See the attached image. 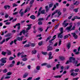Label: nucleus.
<instances>
[{"label":"nucleus","instance_id":"680f3d73","mask_svg":"<svg viewBox=\"0 0 80 80\" xmlns=\"http://www.w3.org/2000/svg\"><path fill=\"white\" fill-rule=\"evenodd\" d=\"M2 55H5V54H6V52H2Z\"/></svg>","mask_w":80,"mask_h":80},{"label":"nucleus","instance_id":"79ce46f5","mask_svg":"<svg viewBox=\"0 0 80 80\" xmlns=\"http://www.w3.org/2000/svg\"><path fill=\"white\" fill-rule=\"evenodd\" d=\"M13 59H14V58L12 57H10L9 58V60H13Z\"/></svg>","mask_w":80,"mask_h":80},{"label":"nucleus","instance_id":"c756f323","mask_svg":"<svg viewBox=\"0 0 80 80\" xmlns=\"http://www.w3.org/2000/svg\"><path fill=\"white\" fill-rule=\"evenodd\" d=\"M42 55H47V52H42Z\"/></svg>","mask_w":80,"mask_h":80},{"label":"nucleus","instance_id":"3c124183","mask_svg":"<svg viewBox=\"0 0 80 80\" xmlns=\"http://www.w3.org/2000/svg\"><path fill=\"white\" fill-rule=\"evenodd\" d=\"M61 43H62V41L59 40V44H58L59 46H60V45H61Z\"/></svg>","mask_w":80,"mask_h":80},{"label":"nucleus","instance_id":"6e6552de","mask_svg":"<svg viewBox=\"0 0 80 80\" xmlns=\"http://www.w3.org/2000/svg\"><path fill=\"white\" fill-rule=\"evenodd\" d=\"M24 37L23 36H22L21 37H18L17 38V39L18 40V41H22V39Z\"/></svg>","mask_w":80,"mask_h":80},{"label":"nucleus","instance_id":"37998d69","mask_svg":"<svg viewBox=\"0 0 80 80\" xmlns=\"http://www.w3.org/2000/svg\"><path fill=\"white\" fill-rule=\"evenodd\" d=\"M78 79H79V78L78 77L77 78H73L72 79V80H78Z\"/></svg>","mask_w":80,"mask_h":80},{"label":"nucleus","instance_id":"2eb2a0df","mask_svg":"<svg viewBox=\"0 0 80 80\" xmlns=\"http://www.w3.org/2000/svg\"><path fill=\"white\" fill-rule=\"evenodd\" d=\"M24 54V52H22L21 53L19 52L18 54V56L20 57V55H23Z\"/></svg>","mask_w":80,"mask_h":80},{"label":"nucleus","instance_id":"72a5a7b5","mask_svg":"<svg viewBox=\"0 0 80 80\" xmlns=\"http://www.w3.org/2000/svg\"><path fill=\"white\" fill-rule=\"evenodd\" d=\"M36 69L38 70H40V67L39 66H38L36 67Z\"/></svg>","mask_w":80,"mask_h":80},{"label":"nucleus","instance_id":"5fc2aeb1","mask_svg":"<svg viewBox=\"0 0 80 80\" xmlns=\"http://www.w3.org/2000/svg\"><path fill=\"white\" fill-rule=\"evenodd\" d=\"M28 68L29 69V70H30V69H31V66L30 65L28 66Z\"/></svg>","mask_w":80,"mask_h":80},{"label":"nucleus","instance_id":"0e129e2a","mask_svg":"<svg viewBox=\"0 0 80 80\" xmlns=\"http://www.w3.org/2000/svg\"><path fill=\"white\" fill-rule=\"evenodd\" d=\"M18 13V12H15L13 13V15H17V14Z\"/></svg>","mask_w":80,"mask_h":80},{"label":"nucleus","instance_id":"f03ea898","mask_svg":"<svg viewBox=\"0 0 80 80\" xmlns=\"http://www.w3.org/2000/svg\"><path fill=\"white\" fill-rule=\"evenodd\" d=\"M58 12V14L60 16V15H61V14H62V12H60V10H56L55 12H54L53 13H52V16H53V15H54L56 13H57Z\"/></svg>","mask_w":80,"mask_h":80},{"label":"nucleus","instance_id":"7ed1b4c3","mask_svg":"<svg viewBox=\"0 0 80 80\" xmlns=\"http://www.w3.org/2000/svg\"><path fill=\"white\" fill-rule=\"evenodd\" d=\"M75 58L73 57H70L69 58V63H75Z\"/></svg>","mask_w":80,"mask_h":80},{"label":"nucleus","instance_id":"f704fd0d","mask_svg":"<svg viewBox=\"0 0 80 80\" xmlns=\"http://www.w3.org/2000/svg\"><path fill=\"white\" fill-rule=\"evenodd\" d=\"M30 47V45L26 44L24 46V47Z\"/></svg>","mask_w":80,"mask_h":80},{"label":"nucleus","instance_id":"ddd939ff","mask_svg":"<svg viewBox=\"0 0 80 80\" xmlns=\"http://www.w3.org/2000/svg\"><path fill=\"white\" fill-rule=\"evenodd\" d=\"M30 18L32 19L33 20H35V16L34 15H32L30 17Z\"/></svg>","mask_w":80,"mask_h":80},{"label":"nucleus","instance_id":"cd10ccee","mask_svg":"<svg viewBox=\"0 0 80 80\" xmlns=\"http://www.w3.org/2000/svg\"><path fill=\"white\" fill-rule=\"evenodd\" d=\"M42 44H43V42L42 41L40 42H39L38 45L39 46H41V45H42Z\"/></svg>","mask_w":80,"mask_h":80},{"label":"nucleus","instance_id":"774afa93","mask_svg":"<svg viewBox=\"0 0 80 80\" xmlns=\"http://www.w3.org/2000/svg\"><path fill=\"white\" fill-rule=\"evenodd\" d=\"M40 78L39 77V78H36V79H35L34 80H40Z\"/></svg>","mask_w":80,"mask_h":80},{"label":"nucleus","instance_id":"1a4fd4ad","mask_svg":"<svg viewBox=\"0 0 80 80\" xmlns=\"http://www.w3.org/2000/svg\"><path fill=\"white\" fill-rule=\"evenodd\" d=\"M78 75V73H74V72H72L71 74V75L72 76H73V77H75L76 76H77Z\"/></svg>","mask_w":80,"mask_h":80},{"label":"nucleus","instance_id":"ea45409f","mask_svg":"<svg viewBox=\"0 0 80 80\" xmlns=\"http://www.w3.org/2000/svg\"><path fill=\"white\" fill-rule=\"evenodd\" d=\"M79 70H80V69L78 68H77L75 70V71L76 72H78Z\"/></svg>","mask_w":80,"mask_h":80},{"label":"nucleus","instance_id":"a211bd4d","mask_svg":"<svg viewBox=\"0 0 80 80\" xmlns=\"http://www.w3.org/2000/svg\"><path fill=\"white\" fill-rule=\"evenodd\" d=\"M59 58L60 60H65V58L63 56L60 57Z\"/></svg>","mask_w":80,"mask_h":80},{"label":"nucleus","instance_id":"aec40b11","mask_svg":"<svg viewBox=\"0 0 80 80\" xmlns=\"http://www.w3.org/2000/svg\"><path fill=\"white\" fill-rule=\"evenodd\" d=\"M73 11L75 12V13L78 12V8H76L74 9Z\"/></svg>","mask_w":80,"mask_h":80},{"label":"nucleus","instance_id":"bf43d9fd","mask_svg":"<svg viewBox=\"0 0 80 80\" xmlns=\"http://www.w3.org/2000/svg\"><path fill=\"white\" fill-rule=\"evenodd\" d=\"M31 46H32V47H35V44L32 43L31 44Z\"/></svg>","mask_w":80,"mask_h":80},{"label":"nucleus","instance_id":"2f4dec72","mask_svg":"<svg viewBox=\"0 0 80 80\" xmlns=\"http://www.w3.org/2000/svg\"><path fill=\"white\" fill-rule=\"evenodd\" d=\"M68 38V36L66 35L64 37V39H67V38Z\"/></svg>","mask_w":80,"mask_h":80},{"label":"nucleus","instance_id":"4be33fe9","mask_svg":"<svg viewBox=\"0 0 80 80\" xmlns=\"http://www.w3.org/2000/svg\"><path fill=\"white\" fill-rule=\"evenodd\" d=\"M4 8H5V9H7V8H10V6L8 5H7L6 6H5L4 7Z\"/></svg>","mask_w":80,"mask_h":80},{"label":"nucleus","instance_id":"4c0bfd02","mask_svg":"<svg viewBox=\"0 0 80 80\" xmlns=\"http://www.w3.org/2000/svg\"><path fill=\"white\" fill-rule=\"evenodd\" d=\"M38 24L39 25H42V22H41V21H39L38 23Z\"/></svg>","mask_w":80,"mask_h":80},{"label":"nucleus","instance_id":"603ef678","mask_svg":"<svg viewBox=\"0 0 80 80\" xmlns=\"http://www.w3.org/2000/svg\"><path fill=\"white\" fill-rule=\"evenodd\" d=\"M75 26H73L72 28L71 29V30H75Z\"/></svg>","mask_w":80,"mask_h":80},{"label":"nucleus","instance_id":"e433bc0d","mask_svg":"<svg viewBox=\"0 0 80 80\" xmlns=\"http://www.w3.org/2000/svg\"><path fill=\"white\" fill-rule=\"evenodd\" d=\"M59 66H60V64H57V65H56V68H57V69H58V68H59Z\"/></svg>","mask_w":80,"mask_h":80},{"label":"nucleus","instance_id":"7c9ffc66","mask_svg":"<svg viewBox=\"0 0 80 80\" xmlns=\"http://www.w3.org/2000/svg\"><path fill=\"white\" fill-rule=\"evenodd\" d=\"M5 40L3 39V40L2 42H0V44H3V43H4V42H5Z\"/></svg>","mask_w":80,"mask_h":80},{"label":"nucleus","instance_id":"39448f33","mask_svg":"<svg viewBox=\"0 0 80 80\" xmlns=\"http://www.w3.org/2000/svg\"><path fill=\"white\" fill-rule=\"evenodd\" d=\"M72 27V25H71L69 27H67L66 30H67L68 32H71L72 31L71 28Z\"/></svg>","mask_w":80,"mask_h":80},{"label":"nucleus","instance_id":"c9c22d12","mask_svg":"<svg viewBox=\"0 0 80 80\" xmlns=\"http://www.w3.org/2000/svg\"><path fill=\"white\" fill-rule=\"evenodd\" d=\"M8 55H11V51H8Z\"/></svg>","mask_w":80,"mask_h":80},{"label":"nucleus","instance_id":"f8f14e48","mask_svg":"<svg viewBox=\"0 0 80 80\" xmlns=\"http://www.w3.org/2000/svg\"><path fill=\"white\" fill-rule=\"evenodd\" d=\"M62 33H60L58 35V38H63V36H62Z\"/></svg>","mask_w":80,"mask_h":80},{"label":"nucleus","instance_id":"13d9d810","mask_svg":"<svg viewBox=\"0 0 80 80\" xmlns=\"http://www.w3.org/2000/svg\"><path fill=\"white\" fill-rule=\"evenodd\" d=\"M13 7H17V6H18V5L16 4L15 3H14L13 4Z\"/></svg>","mask_w":80,"mask_h":80},{"label":"nucleus","instance_id":"de8ad7c7","mask_svg":"<svg viewBox=\"0 0 80 80\" xmlns=\"http://www.w3.org/2000/svg\"><path fill=\"white\" fill-rule=\"evenodd\" d=\"M27 60V58H23L22 59L23 61H26V60Z\"/></svg>","mask_w":80,"mask_h":80},{"label":"nucleus","instance_id":"c03bdc74","mask_svg":"<svg viewBox=\"0 0 80 80\" xmlns=\"http://www.w3.org/2000/svg\"><path fill=\"white\" fill-rule=\"evenodd\" d=\"M11 77L10 76H7L5 77V79H8V78H10Z\"/></svg>","mask_w":80,"mask_h":80},{"label":"nucleus","instance_id":"4d7b16f0","mask_svg":"<svg viewBox=\"0 0 80 80\" xmlns=\"http://www.w3.org/2000/svg\"><path fill=\"white\" fill-rule=\"evenodd\" d=\"M34 1V0H32L30 2V4H32V3H33Z\"/></svg>","mask_w":80,"mask_h":80},{"label":"nucleus","instance_id":"052dcab7","mask_svg":"<svg viewBox=\"0 0 80 80\" xmlns=\"http://www.w3.org/2000/svg\"><path fill=\"white\" fill-rule=\"evenodd\" d=\"M40 12L38 11V13L37 17H39V16H40Z\"/></svg>","mask_w":80,"mask_h":80},{"label":"nucleus","instance_id":"f3484780","mask_svg":"<svg viewBox=\"0 0 80 80\" xmlns=\"http://www.w3.org/2000/svg\"><path fill=\"white\" fill-rule=\"evenodd\" d=\"M62 75H58L57 76H54V78H61L62 77Z\"/></svg>","mask_w":80,"mask_h":80},{"label":"nucleus","instance_id":"5701e85b","mask_svg":"<svg viewBox=\"0 0 80 80\" xmlns=\"http://www.w3.org/2000/svg\"><path fill=\"white\" fill-rule=\"evenodd\" d=\"M74 18H75V19H80V17L75 16L74 17Z\"/></svg>","mask_w":80,"mask_h":80},{"label":"nucleus","instance_id":"e2e57ef3","mask_svg":"<svg viewBox=\"0 0 80 80\" xmlns=\"http://www.w3.org/2000/svg\"><path fill=\"white\" fill-rule=\"evenodd\" d=\"M47 67H48V68H51V66L50 65H47Z\"/></svg>","mask_w":80,"mask_h":80},{"label":"nucleus","instance_id":"393cba45","mask_svg":"<svg viewBox=\"0 0 80 80\" xmlns=\"http://www.w3.org/2000/svg\"><path fill=\"white\" fill-rule=\"evenodd\" d=\"M12 74V72H9L7 73V75L8 76L11 75Z\"/></svg>","mask_w":80,"mask_h":80},{"label":"nucleus","instance_id":"423d86ee","mask_svg":"<svg viewBox=\"0 0 80 80\" xmlns=\"http://www.w3.org/2000/svg\"><path fill=\"white\" fill-rule=\"evenodd\" d=\"M66 22H67V20L64 21L63 23H62V25L64 27H66L68 25V23H66Z\"/></svg>","mask_w":80,"mask_h":80},{"label":"nucleus","instance_id":"8fccbe9b","mask_svg":"<svg viewBox=\"0 0 80 80\" xmlns=\"http://www.w3.org/2000/svg\"><path fill=\"white\" fill-rule=\"evenodd\" d=\"M47 63H43V64H41V65H42V66H45L47 65Z\"/></svg>","mask_w":80,"mask_h":80},{"label":"nucleus","instance_id":"6e6d98bb","mask_svg":"<svg viewBox=\"0 0 80 80\" xmlns=\"http://www.w3.org/2000/svg\"><path fill=\"white\" fill-rule=\"evenodd\" d=\"M70 7L72 8H73L75 7V6L73 4H71Z\"/></svg>","mask_w":80,"mask_h":80},{"label":"nucleus","instance_id":"a18cd8bd","mask_svg":"<svg viewBox=\"0 0 80 80\" xmlns=\"http://www.w3.org/2000/svg\"><path fill=\"white\" fill-rule=\"evenodd\" d=\"M56 36H57V35H54L53 36V38L52 39V40H54V39H55V38H56Z\"/></svg>","mask_w":80,"mask_h":80},{"label":"nucleus","instance_id":"f257e3e1","mask_svg":"<svg viewBox=\"0 0 80 80\" xmlns=\"http://www.w3.org/2000/svg\"><path fill=\"white\" fill-rule=\"evenodd\" d=\"M27 26L28 27L27 28L26 31L24 29L22 31H21V32H22V33H23L24 34H25V32H28V30H30V29L31 28V26H32V24L28 25H27Z\"/></svg>","mask_w":80,"mask_h":80},{"label":"nucleus","instance_id":"4468645a","mask_svg":"<svg viewBox=\"0 0 80 80\" xmlns=\"http://www.w3.org/2000/svg\"><path fill=\"white\" fill-rule=\"evenodd\" d=\"M30 10V8H27L26 9H25V10L24 11V13H26L28 11H29Z\"/></svg>","mask_w":80,"mask_h":80},{"label":"nucleus","instance_id":"338daca9","mask_svg":"<svg viewBox=\"0 0 80 80\" xmlns=\"http://www.w3.org/2000/svg\"><path fill=\"white\" fill-rule=\"evenodd\" d=\"M32 79V77H29V78H28L27 79V80H32L31 79Z\"/></svg>","mask_w":80,"mask_h":80},{"label":"nucleus","instance_id":"bb28decb","mask_svg":"<svg viewBox=\"0 0 80 80\" xmlns=\"http://www.w3.org/2000/svg\"><path fill=\"white\" fill-rule=\"evenodd\" d=\"M37 53V50H34L32 51V53H33V54H35Z\"/></svg>","mask_w":80,"mask_h":80},{"label":"nucleus","instance_id":"20e7f679","mask_svg":"<svg viewBox=\"0 0 80 80\" xmlns=\"http://www.w3.org/2000/svg\"><path fill=\"white\" fill-rule=\"evenodd\" d=\"M6 60H7V58H2L0 60V62H2L3 63H5L7 62V61H6Z\"/></svg>","mask_w":80,"mask_h":80},{"label":"nucleus","instance_id":"69168bd1","mask_svg":"<svg viewBox=\"0 0 80 80\" xmlns=\"http://www.w3.org/2000/svg\"><path fill=\"white\" fill-rule=\"evenodd\" d=\"M5 18H7L8 17V15L7 14H6L5 16Z\"/></svg>","mask_w":80,"mask_h":80},{"label":"nucleus","instance_id":"58836bf2","mask_svg":"<svg viewBox=\"0 0 80 80\" xmlns=\"http://www.w3.org/2000/svg\"><path fill=\"white\" fill-rule=\"evenodd\" d=\"M51 38V37L50 36L48 38H47L46 40V42H47V41H48L50 39V38Z\"/></svg>","mask_w":80,"mask_h":80},{"label":"nucleus","instance_id":"dca6fc26","mask_svg":"<svg viewBox=\"0 0 80 80\" xmlns=\"http://www.w3.org/2000/svg\"><path fill=\"white\" fill-rule=\"evenodd\" d=\"M28 75V73H25L23 75V78H26Z\"/></svg>","mask_w":80,"mask_h":80},{"label":"nucleus","instance_id":"0eeeda50","mask_svg":"<svg viewBox=\"0 0 80 80\" xmlns=\"http://www.w3.org/2000/svg\"><path fill=\"white\" fill-rule=\"evenodd\" d=\"M71 34L73 35L75 39H78V36L75 33H71Z\"/></svg>","mask_w":80,"mask_h":80},{"label":"nucleus","instance_id":"9d476101","mask_svg":"<svg viewBox=\"0 0 80 80\" xmlns=\"http://www.w3.org/2000/svg\"><path fill=\"white\" fill-rule=\"evenodd\" d=\"M53 50V48L52 47H51L50 46H48V51H50V50Z\"/></svg>","mask_w":80,"mask_h":80},{"label":"nucleus","instance_id":"a878e982","mask_svg":"<svg viewBox=\"0 0 80 80\" xmlns=\"http://www.w3.org/2000/svg\"><path fill=\"white\" fill-rule=\"evenodd\" d=\"M53 3L50 4L49 5V8H52V7H53Z\"/></svg>","mask_w":80,"mask_h":80},{"label":"nucleus","instance_id":"49530a36","mask_svg":"<svg viewBox=\"0 0 80 80\" xmlns=\"http://www.w3.org/2000/svg\"><path fill=\"white\" fill-rule=\"evenodd\" d=\"M41 13L42 14H44L45 13V10H42L41 12Z\"/></svg>","mask_w":80,"mask_h":80},{"label":"nucleus","instance_id":"a19ab883","mask_svg":"<svg viewBox=\"0 0 80 80\" xmlns=\"http://www.w3.org/2000/svg\"><path fill=\"white\" fill-rule=\"evenodd\" d=\"M19 13L21 14L20 15L21 17H23V14H24V13L23 12H22L21 13Z\"/></svg>","mask_w":80,"mask_h":80},{"label":"nucleus","instance_id":"412c9836","mask_svg":"<svg viewBox=\"0 0 80 80\" xmlns=\"http://www.w3.org/2000/svg\"><path fill=\"white\" fill-rule=\"evenodd\" d=\"M79 4V2L76 1L75 3H73V5H76V6H77Z\"/></svg>","mask_w":80,"mask_h":80},{"label":"nucleus","instance_id":"6ab92c4d","mask_svg":"<svg viewBox=\"0 0 80 80\" xmlns=\"http://www.w3.org/2000/svg\"><path fill=\"white\" fill-rule=\"evenodd\" d=\"M59 30L61 31V33H63V28H61L59 29Z\"/></svg>","mask_w":80,"mask_h":80},{"label":"nucleus","instance_id":"c85d7f7f","mask_svg":"<svg viewBox=\"0 0 80 80\" xmlns=\"http://www.w3.org/2000/svg\"><path fill=\"white\" fill-rule=\"evenodd\" d=\"M7 69H4L3 70V73H7Z\"/></svg>","mask_w":80,"mask_h":80},{"label":"nucleus","instance_id":"864d4df0","mask_svg":"<svg viewBox=\"0 0 80 80\" xmlns=\"http://www.w3.org/2000/svg\"><path fill=\"white\" fill-rule=\"evenodd\" d=\"M43 18H39L38 19V21H42V20H43Z\"/></svg>","mask_w":80,"mask_h":80},{"label":"nucleus","instance_id":"9b49d317","mask_svg":"<svg viewBox=\"0 0 80 80\" xmlns=\"http://www.w3.org/2000/svg\"><path fill=\"white\" fill-rule=\"evenodd\" d=\"M67 47L68 49H69V48L71 47V44L70 43L67 44Z\"/></svg>","mask_w":80,"mask_h":80},{"label":"nucleus","instance_id":"b1692460","mask_svg":"<svg viewBox=\"0 0 80 80\" xmlns=\"http://www.w3.org/2000/svg\"><path fill=\"white\" fill-rule=\"evenodd\" d=\"M45 10L47 12L49 10V8H48V6L47 5L45 7Z\"/></svg>","mask_w":80,"mask_h":80},{"label":"nucleus","instance_id":"09e8293b","mask_svg":"<svg viewBox=\"0 0 80 80\" xmlns=\"http://www.w3.org/2000/svg\"><path fill=\"white\" fill-rule=\"evenodd\" d=\"M39 30L42 32L43 30V28H39L38 29Z\"/></svg>","mask_w":80,"mask_h":80},{"label":"nucleus","instance_id":"473e14b6","mask_svg":"<svg viewBox=\"0 0 80 80\" xmlns=\"http://www.w3.org/2000/svg\"><path fill=\"white\" fill-rule=\"evenodd\" d=\"M20 64L22 66H25V63H23V62H21Z\"/></svg>","mask_w":80,"mask_h":80}]
</instances>
